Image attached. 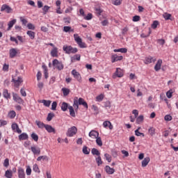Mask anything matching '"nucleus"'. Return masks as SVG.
I'll return each instance as SVG.
<instances>
[{"mask_svg":"<svg viewBox=\"0 0 178 178\" xmlns=\"http://www.w3.org/2000/svg\"><path fill=\"white\" fill-rule=\"evenodd\" d=\"M79 105H82L84 108H86V109H88V104H87L86 100H84V99L81 97L79 99V97H75L74 98V104H73V106H74L75 110L77 111V109H79Z\"/></svg>","mask_w":178,"mask_h":178,"instance_id":"obj_1","label":"nucleus"},{"mask_svg":"<svg viewBox=\"0 0 178 178\" xmlns=\"http://www.w3.org/2000/svg\"><path fill=\"white\" fill-rule=\"evenodd\" d=\"M52 65L57 69V70H63V68L65 67L63 63H62V61H58V59H54L53 60Z\"/></svg>","mask_w":178,"mask_h":178,"instance_id":"obj_2","label":"nucleus"},{"mask_svg":"<svg viewBox=\"0 0 178 178\" xmlns=\"http://www.w3.org/2000/svg\"><path fill=\"white\" fill-rule=\"evenodd\" d=\"M74 38L80 48H87V45L83 42V40H81L78 34H74Z\"/></svg>","mask_w":178,"mask_h":178,"instance_id":"obj_3","label":"nucleus"},{"mask_svg":"<svg viewBox=\"0 0 178 178\" xmlns=\"http://www.w3.org/2000/svg\"><path fill=\"white\" fill-rule=\"evenodd\" d=\"M77 134V127L73 126L69 128L66 132L67 137H73Z\"/></svg>","mask_w":178,"mask_h":178,"instance_id":"obj_4","label":"nucleus"},{"mask_svg":"<svg viewBox=\"0 0 178 178\" xmlns=\"http://www.w3.org/2000/svg\"><path fill=\"white\" fill-rule=\"evenodd\" d=\"M63 51H65V54H76L78 51L77 48H73L72 46H63Z\"/></svg>","mask_w":178,"mask_h":178,"instance_id":"obj_5","label":"nucleus"},{"mask_svg":"<svg viewBox=\"0 0 178 178\" xmlns=\"http://www.w3.org/2000/svg\"><path fill=\"white\" fill-rule=\"evenodd\" d=\"M13 98L15 102H17V104H22L23 102H24L23 99H22V97H20L17 93L13 92Z\"/></svg>","mask_w":178,"mask_h":178,"instance_id":"obj_6","label":"nucleus"},{"mask_svg":"<svg viewBox=\"0 0 178 178\" xmlns=\"http://www.w3.org/2000/svg\"><path fill=\"white\" fill-rule=\"evenodd\" d=\"M72 74L74 76V78L76 79L77 81H79V83H81V75L79 72H76V70H73L72 71Z\"/></svg>","mask_w":178,"mask_h":178,"instance_id":"obj_7","label":"nucleus"},{"mask_svg":"<svg viewBox=\"0 0 178 178\" xmlns=\"http://www.w3.org/2000/svg\"><path fill=\"white\" fill-rule=\"evenodd\" d=\"M123 70L120 68H117L115 72L113 75V79H116V77H123Z\"/></svg>","mask_w":178,"mask_h":178,"instance_id":"obj_8","label":"nucleus"},{"mask_svg":"<svg viewBox=\"0 0 178 178\" xmlns=\"http://www.w3.org/2000/svg\"><path fill=\"white\" fill-rule=\"evenodd\" d=\"M12 8H10V6L6 5V4H3V6H1V12H6V13H12Z\"/></svg>","mask_w":178,"mask_h":178,"instance_id":"obj_9","label":"nucleus"},{"mask_svg":"<svg viewBox=\"0 0 178 178\" xmlns=\"http://www.w3.org/2000/svg\"><path fill=\"white\" fill-rule=\"evenodd\" d=\"M123 56H118V54H114L111 56V62L115 63V62H118V60H122Z\"/></svg>","mask_w":178,"mask_h":178,"instance_id":"obj_10","label":"nucleus"},{"mask_svg":"<svg viewBox=\"0 0 178 178\" xmlns=\"http://www.w3.org/2000/svg\"><path fill=\"white\" fill-rule=\"evenodd\" d=\"M13 81L15 84V87H16L17 88H19V87L20 86V84L23 83V79L19 76L17 80H15V79H13Z\"/></svg>","mask_w":178,"mask_h":178,"instance_id":"obj_11","label":"nucleus"},{"mask_svg":"<svg viewBox=\"0 0 178 178\" xmlns=\"http://www.w3.org/2000/svg\"><path fill=\"white\" fill-rule=\"evenodd\" d=\"M31 149L33 155H40L41 154V149L40 147H36L35 146L31 147Z\"/></svg>","mask_w":178,"mask_h":178,"instance_id":"obj_12","label":"nucleus"},{"mask_svg":"<svg viewBox=\"0 0 178 178\" xmlns=\"http://www.w3.org/2000/svg\"><path fill=\"white\" fill-rule=\"evenodd\" d=\"M44 129L48 133H54V134L56 133V130H55V128L52 127V126L49 124H46Z\"/></svg>","mask_w":178,"mask_h":178,"instance_id":"obj_13","label":"nucleus"},{"mask_svg":"<svg viewBox=\"0 0 178 178\" xmlns=\"http://www.w3.org/2000/svg\"><path fill=\"white\" fill-rule=\"evenodd\" d=\"M104 170L107 172L108 175H113L115 173V170L111 168L109 165H106L104 168Z\"/></svg>","mask_w":178,"mask_h":178,"instance_id":"obj_14","label":"nucleus"},{"mask_svg":"<svg viewBox=\"0 0 178 178\" xmlns=\"http://www.w3.org/2000/svg\"><path fill=\"white\" fill-rule=\"evenodd\" d=\"M18 177L26 178V173H24V170L22 168H19L18 169Z\"/></svg>","mask_w":178,"mask_h":178,"instance_id":"obj_15","label":"nucleus"},{"mask_svg":"<svg viewBox=\"0 0 178 178\" xmlns=\"http://www.w3.org/2000/svg\"><path fill=\"white\" fill-rule=\"evenodd\" d=\"M161 66H162V60L159 59L154 66V70H156V72H159V70H161Z\"/></svg>","mask_w":178,"mask_h":178,"instance_id":"obj_16","label":"nucleus"},{"mask_svg":"<svg viewBox=\"0 0 178 178\" xmlns=\"http://www.w3.org/2000/svg\"><path fill=\"white\" fill-rule=\"evenodd\" d=\"M99 136V133H98V131L92 130L89 133V137H92V138H97Z\"/></svg>","mask_w":178,"mask_h":178,"instance_id":"obj_17","label":"nucleus"},{"mask_svg":"<svg viewBox=\"0 0 178 178\" xmlns=\"http://www.w3.org/2000/svg\"><path fill=\"white\" fill-rule=\"evenodd\" d=\"M16 55H17V51L16 49L13 48L10 49V58H13L15 56H16Z\"/></svg>","mask_w":178,"mask_h":178,"instance_id":"obj_18","label":"nucleus"},{"mask_svg":"<svg viewBox=\"0 0 178 178\" xmlns=\"http://www.w3.org/2000/svg\"><path fill=\"white\" fill-rule=\"evenodd\" d=\"M51 56L53 58H58V48L54 47L53 49L51 51Z\"/></svg>","mask_w":178,"mask_h":178,"instance_id":"obj_19","label":"nucleus"},{"mask_svg":"<svg viewBox=\"0 0 178 178\" xmlns=\"http://www.w3.org/2000/svg\"><path fill=\"white\" fill-rule=\"evenodd\" d=\"M149 161H151L149 157H145L142 161V168H145L149 163Z\"/></svg>","mask_w":178,"mask_h":178,"instance_id":"obj_20","label":"nucleus"},{"mask_svg":"<svg viewBox=\"0 0 178 178\" xmlns=\"http://www.w3.org/2000/svg\"><path fill=\"white\" fill-rule=\"evenodd\" d=\"M44 106L49 107L51 106V102H52L51 100H45V99H42L40 101Z\"/></svg>","mask_w":178,"mask_h":178,"instance_id":"obj_21","label":"nucleus"},{"mask_svg":"<svg viewBox=\"0 0 178 178\" xmlns=\"http://www.w3.org/2000/svg\"><path fill=\"white\" fill-rule=\"evenodd\" d=\"M37 161L40 162V161H45L46 162H48L49 161V158L48 156H40L37 158Z\"/></svg>","mask_w":178,"mask_h":178,"instance_id":"obj_22","label":"nucleus"},{"mask_svg":"<svg viewBox=\"0 0 178 178\" xmlns=\"http://www.w3.org/2000/svg\"><path fill=\"white\" fill-rule=\"evenodd\" d=\"M35 123L39 129H45V126H47V124H44V122L41 121L36 120Z\"/></svg>","mask_w":178,"mask_h":178,"instance_id":"obj_23","label":"nucleus"},{"mask_svg":"<svg viewBox=\"0 0 178 178\" xmlns=\"http://www.w3.org/2000/svg\"><path fill=\"white\" fill-rule=\"evenodd\" d=\"M26 34L30 37L31 40H34V38H35V33L33 31H28Z\"/></svg>","mask_w":178,"mask_h":178,"instance_id":"obj_24","label":"nucleus"},{"mask_svg":"<svg viewBox=\"0 0 178 178\" xmlns=\"http://www.w3.org/2000/svg\"><path fill=\"white\" fill-rule=\"evenodd\" d=\"M3 95L4 98H6V99H10V93H9V92H8L7 89L3 90Z\"/></svg>","mask_w":178,"mask_h":178,"instance_id":"obj_25","label":"nucleus"},{"mask_svg":"<svg viewBox=\"0 0 178 178\" xmlns=\"http://www.w3.org/2000/svg\"><path fill=\"white\" fill-rule=\"evenodd\" d=\"M67 108H69V104L63 102L61 104V110L63 112H66V111H67Z\"/></svg>","mask_w":178,"mask_h":178,"instance_id":"obj_26","label":"nucleus"},{"mask_svg":"<svg viewBox=\"0 0 178 178\" xmlns=\"http://www.w3.org/2000/svg\"><path fill=\"white\" fill-rule=\"evenodd\" d=\"M68 109L70 111V116H72V118H76V113L74 112V108H73V106H70L68 107Z\"/></svg>","mask_w":178,"mask_h":178,"instance_id":"obj_27","label":"nucleus"},{"mask_svg":"<svg viewBox=\"0 0 178 178\" xmlns=\"http://www.w3.org/2000/svg\"><path fill=\"white\" fill-rule=\"evenodd\" d=\"M42 69L44 70V78L45 79H48L49 77V74H48V67H47V65H43L42 66Z\"/></svg>","mask_w":178,"mask_h":178,"instance_id":"obj_28","label":"nucleus"},{"mask_svg":"<svg viewBox=\"0 0 178 178\" xmlns=\"http://www.w3.org/2000/svg\"><path fill=\"white\" fill-rule=\"evenodd\" d=\"M29 138V135L26 133H22L19 136V140H27Z\"/></svg>","mask_w":178,"mask_h":178,"instance_id":"obj_29","label":"nucleus"},{"mask_svg":"<svg viewBox=\"0 0 178 178\" xmlns=\"http://www.w3.org/2000/svg\"><path fill=\"white\" fill-rule=\"evenodd\" d=\"M163 17L165 19V20H173L172 17V15L168 13H165L163 15Z\"/></svg>","mask_w":178,"mask_h":178,"instance_id":"obj_30","label":"nucleus"},{"mask_svg":"<svg viewBox=\"0 0 178 178\" xmlns=\"http://www.w3.org/2000/svg\"><path fill=\"white\" fill-rule=\"evenodd\" d=\"M90 151H91L90 148H88L87 146H83L82 152L83 154H85V155H89Z\"/></svg>","mask_w":178,"mask_h":178,"instance_id":"obj_31","label":"nucleus"},{"mask_svg":"<svg viewBox=\"0 0 178 178\" xmlns=\"http://www.w3.org/2000/svg\"><path fill=\"white\" fill-rule=\"evenodd\" d=\"M91 152L93 155H96L97 156H101V152L96 148H92Z\"/></svg>","mask_w":178,"mask_h":178,"instance_id":"obj_32","label":"nucleus"},{"mask_svg":"<svg viewBox=\"0 0 178 178\" xmlns=\"http://www.w3.org/2000/svg\"><path fill=\"white\" fill-rule=\"evenodd\" d=\"M62 91H63V94L64 97H67V95H69V94H70V90L67 89L66 88H63Z\"/></svg>","mask_w":178,"mask_h":178,"instance_id":"obj_33","label":"nucleus"},{"mask_svg":"<svg viewBox=\"0 0 178 178\" xmlns=\"http://www.w3.org/2000/svg\"><path fill=\"white\" fill-rule=\"evenodd\" d=\"M144 122V115H139L136 118V123L137 124H140V123H143Z\"/></svg>","mask_w":178,"mask_h":178,"instance_id":"obj_34","label":"nucleus"},{"mask_svg":"<svg viewBox=\"0 0 178 178\" xmlns=\"http://www.w3.org/2000/svg\"><path fill=\"white\" fill-rule=\"evenodd\" d=\"M114 52H121L122 54H126L127 52V49L126 48H120L114 49Z\"/></svg>","mask_w":178,"mask_h":178,"instance_id":"obj_35","label":"nucleus"},{"mask_svg":"<svg viewBox=\"0 0 178 178\" xmlns=\"http://www.w3.org/2000/svg\"><path fill=\"white\" fill-rule=\"evenodd\" d=\"M8 118L10 119H15L16 118V112L15 111H11L8 113Z\"/></svg>","mask_w":178,"mask_h":178,"instance_id":"obj_36","label":"nucleus"},{"mask_svg":"<svg viewBox=\"0 0 178 178\" xmlns=\"http://www.w3.org/2000/svg\"><path fill=\"white\" fill-rule=\"evenodd\" d=\"M16 23V19H13L11 21L9 22L8 23V31L10 30L11 28L13 27V25H15Z\"/></svg>","mask_w":178,"mask_h":178,"instance_id":"obj_37","label":"nucleus"},{"mask_svg":"<svg viewBox=\"0 0 178 178\" xmlns=\"http://www.w3.org/2000/svg\"><path fill=\"white\" fill-rule=\"evenodd\" d=\"M96 162L97 163V166H101V165H102L103 162L101 156H97V157L96 158Z\"/></svg>","mask_w":178,"mask_h":178,"instance_id":"obj_38","label":"nucleus"},{"mask_svg":"<svg viewBox=\"0 0 178 178\" xmlns=\"http://www.w3.org/2000/svg\"><path fill=\"white\" fill-rule=\"evenodd\" d=\"M54 117H55V114L54 113H49L47 118V122H51L52 120V118Z\"/></svg>","mask_w":178,"mask_h":178,"instance_id":"obj_39","label":"nucleus"},{"mask_svg":"<svg viewBox=\"0 0 178 178\" xmlns=\"http://www.w3.org/2000/svg\"><path fill=\"white\" fill-rule=\"evenodd\" d=\"M96 144L99 145V147H102V139H101V137L96 138Z\"/></svg>","mask_w":178,"mask_h":178,"instance_id":"obj_40","label":"nucleus"},{"mask_svg":"<svg viewBox=\"0 0 178 178\" xmlns=\"http://www.w3.org/2000/svg\"><path fill=\"white\" fill-rule=\"evenodd\" d=\"M156 59L152 58V57H148L146 58V63H152V62H155Z\"/></svg>","mask_w":178,"mask_h":178,"instance_id":"obj_41","label":"nucleus"},{"mask_svg":"<svg viewBox=\"0 0 178 178\" xmlns=\"http://www.w3.org/2000/svg\"><path fill=\"white\" fill-rule=\"evenodd\" d=\"M31 138H33L36 143L38 141V135L35 133H33L31 135Z\"/></svg>","mask_w":178,"mask_h":178,"instance_id":"obj_42","label":"nucleus"},{"mask_svg":"<svg viewBox=\"0 0 178 178\" xmlns=\"http://www.w3.org/2000/svg\"><path fill=\"white\" fill-rule=\"evenodd\" d=\"M149 134L150 136H154L155 135V128L154 127H150L148 130Z\"/></svg>","mask_w":178,"mask_h":178,"instance_id":"obj_43","label":"nucleus"},{"mask_svg":"<svg viewBox=\"0 0 178 178\" xmlns=\"http://www.w3.org/2000/svg\"><path fill=\"white\" fill-rule=\"evenodd\" d=\"M138 130H140V128H138V129H136V131H135V134L138 136V137H140V136H142V137H144V133H141V132H140V131H138Z\"/></svg>","mask_w":178,"mask_h":178,"instance_id":"obj_44","label":"nucleus"},{"mask_svg":"<svg viewBox=\"0 0 178 178\" xmlns=\"http://www.w3.org/2000/svg\"><path fill=\"white\" fill-rule=\"evenodd\" d=\"M104 157L106 158V161H108V162H112V156H111L109 154L106 153L104 154Z\"/></svg>","mask_w":178,"mask_h":178,"instance_id":"obj_45","label":"nucleus"},{"mask_svg":"<svg viewBox=\"0 0 178 178\" xmlns=\"http://www.w3.org/2000/svg\"><path fill=\"white\" fill-rule=\"evenodd\" d=\"M63 31H65V33H69V31H73V29H72L70 26H64Z\"/></svg>","mask_w":178,"mask_h":178,"instance_id":"obj_46","label":"nucleus"},{"mask_svg":"<svg viewBox=\"0 0 178 178\" xmlns=\"http://www.w3.org/2000/svg\"><path fill=\"white\" fill-rule=\"evenodd\" d=\"M33 170L34 172H38L40 173V168H38V164H34L33 166Z\"/></svg>","mask_w":178,"mask_h":178,"instance_id":"obj_47","label":"nucleus"},{"mask_svg":"<svg viewBox=\"0 0 178 178\" xmlns=\"http://www.w3.org/2000/svg\"><path fill=\"white\" fill-rule=\"evenodd\" d=\"M104 99V95L100 94L99 95L97 96L96 97V100L98 102H101V101H102Z\"/></svg>","mask_w":178,"mask_h":178,"instance_id":"obj_48","label":"nucleus"},{"mask_svg":"<svg viewBox=\"0 0 178 178\" xmlns=\"http://www.w3.org/2000/svg\"><path fill=\"white\" fill-rule=\"evenodd\" d=\"M85 20H91V19H92V13H88L87 15V16H84L83 17Z\"/></svg>","mask_w":178,"mask_h":178,"instance_id":"obj_49","label":"nucleus"},{"mask_svg":"<svg viewBox=\"0 0 178 178\" xmlns=\"http://www.w3.org/2000/svg\"><path fill=\"white\" fill-rule=\"evenodd\" d=\"M81 56L80 54H76L72 57V60H80Z\"/></svg>","mask_w":178,"mask_h":178,"instance_id":"obj_50","label":"nucleus"},{"mask_svg":"<svg viewBox=\"0 0 178 178\" xmlns=\"http://www.w3.org/2000/svg\"><path fill=\"white\" fill-rule=\"evenodd\" d=\"M10 40L12 41V42H15V44H16L17 45L19 44V41H17V39H16V38H15V37H13V36H11V37L10 38Z\"/></svg>","mask_w":178,"mask_h":178,"instance_id":"obj_51","label":"nucleus"},{"mask_svg":"<svg viewBox=\"0 0 178 178\" xmlns=\"http://www.w3.org/2000/svg\"><path fill=\"white\" fill-rule=\"evenodd\" d=\"M173 119L170 115H166L164 117V120H166V122H170Z\"/></svg>","mask_w":178,"mask_h":178,"instance_id":"obj_52","label":"nucleus"},{"mask_svg":"<svg viewBox=\"0 0 178 178\" xmlns=\"http://www.w3.org/2000/svg\"><path fill=\"white\" fill-rule=\"evenodd\" d=\"M158 24H159V22L154 21L153 24H152V29H156V27H158Z\"/></svg>","mask_w":178,"mask_h":178,"instance_id":"obj_53","label":"nucleus"},{"mask_svg":"<svg viewBox=\"0 0 178 178\" xmlns=\"http://www.w3.org/2000/svg\"><path fill=\"white\" fill-rule=\"evenodd\" d=\"M56 106H58V103L56 102H54L51 104V110L56 111Z\"/></svg>","mask_w":178,"mask_h":178,"instance_id":"obj_54","label":"nucleus"},{"mask_svg":"<svg viewBox=\"0 0 178 178\" xmlns=\"http://www.w3.org/2000/svg\"><path fill=\"white\" fill-rule=\"evenodd\" d=\"M173 94V90L170 89L166 92V95L168 98H172V95Z\"/></svg>","mask_w":178,"mask_h":178,"instance_id":"obj_55","label":"nucleus"},{"mask_svg":"<svg viewBox=\"0 0 178 178\" xmlns=\"http://www.w3.org/2000/svg\"><path fill=\"white\" fill-rule=\"evenodd\" d=\"M27 27L29 30H35V26L31 23L28 24Z\"/></svg>","mask_w":178,"mask_h":178,"instance_id":"obj_56","label":"nucleus"},{"mask_svg":"<svg viewBox=\"0 0 178 178\" xmlns=\"http://www.w3.org/2000/svg\"><path fill=\"white\" fill-rule=\"evenodd\" d=\"M157 42L158 44H159L160 45H165V40L164 39H158L157 40Z\"/></svg>","mask_w":178,"mask_h":178,"instance_id":"obj_57","label":"nucleus"},{"mask_svg":"<svg viewBox=\"0 0 178 178\" xmlns=\"http://www.w3.org/2000/svg\"><path fill=\"white\" fill-rule=\"evenodd\" d=\"M3 166L8 168L9 166V159H6L3 162Z\"/></svg>","mask_w":178,"mask_h":178,"instance_id":"obj_58","label":"nucleus"},{"mask_svg":"<svg viewBox=\"0 0 178 178\" xmlns=\"http://www.w3.org/2000/svg\"><path fill=\"white\" fill-rule=\"evenodd\" d=\"M140 17L139 15H135L133 17V22H140Z\"/></svg>","mask_w":178,"mask_h":178,"instance_id":"obj_59","label":"nucleus"},{"mask_svg":"<svg viewBox=\"0 0 178 178\" xmlns=\"http://www.w3.org/2000/svg\"><path fill=\"white\" fill-rule=\"evenodd\" d=\"M113 5H115V6H119V5H122V0L114 1Z\"/></svg>","mask_w":178,"mask_h":178,"instance_id":"obj_60","label":"nucleus"},{"mask_svg":"<svg viewBox=\"0 0 178 178\" xmlns=\"http://www.w3.org/2000/svg\"><path fill=\"white\" fill-rule=\"evenodd\" d=\"M11 127L13 130H17L19 128V125L16 123H13Z\"/></svg>","mask_w":178,"mask_h":178,"instance_id":"obj_61","label":"nucleus"},{"mask_svg":"<svg viewBox=\"0 0 178 178\" xmlns=\"http://www.w3.org/2000/svg\"><path fill=\"white\" fill-rule=\"evenodd\" d=\"M3 72H8L9 70V65L4 64L3 66Z\"/></svg>","mask_w":178,"mask_h":178,"instance_id":"obj_62","label":"nucleus"},{"mask_svg":"<svg viewBox=\"0 0 178 178\" xmlns=\"http://www.w3.org/2000/svg\"><path fill=\"white\" fill-rule=\"evenodd\" d=\"M20 92L21 95H22V97H26L27 96V93L26 92V90H24V89L22 88L20 90Z\"/></svg>","mask_w":178,"mask_h":178,"instance_id":"obj_63","label":"nucleus"},{"mask_svg":"<svg viewBox=\"0 0 178 178\" xmlns=\"http://www.w3.org/2000/svg\"><path fill=\"white\" fill-rule=\"evenodd\" d=\"M26 175L27 176H30V175H31V168L30 167L26 168Z\"/></svg>","mask_w":178,"mask_h":178,"instance_id":"obj_64","label":"nucleus"}]
</instances>
